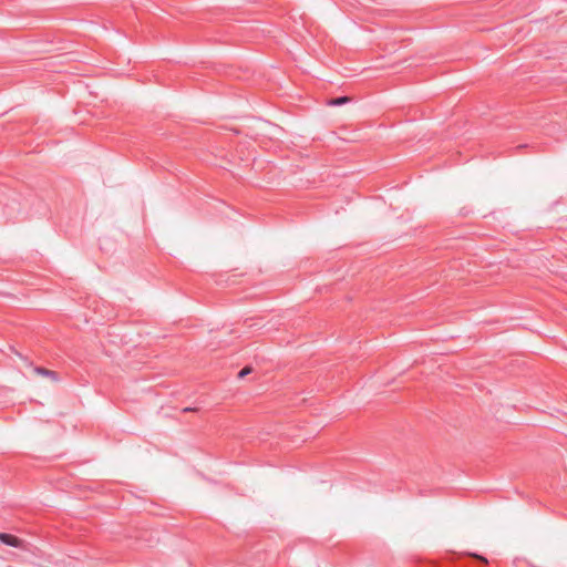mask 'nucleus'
<instances>
[{
  "instance_id": "nucleus-5",
  "label": "nucleus",
  "mask_w": 567,
  "mask_h": 567,
  "mask_svg": "<svg viewBox=\"0 0 567 567\" xmlns=\"http://www.w3.org/2000/svg\"><path fill=\"white\" fill-rule=\"evenodd\" d=\"M250 372V368H244L240 372H239V378H244L246 374H248Z\"/></svg>"
},
{
  "instance_id": "nucleus-2",
  "label": "nucleus",
  "mask_w": 567,
  "mask_h": 567,
  "mask_svg": "<svg viewBox=\"0 0 567 567\" xmlns=\"http://www.w3.org/2000/svg\"><path fill=\"white\" fill-rule=\"evenodd\" d=\"M349 101H350V97L341 96V97L330 100L329 105H341V104L348 103Z\"/></svg>"
},
{
  "instance_id": "nucleus-1",
  "label": "nucleus",
  "mask_w": 567,
  "mask_h": 567,
  "mask_svg": "<svg viewBox=\"0 0 567 567\" xmlns=\"http://www.w3.org/2000/svg\"><path fill=\"white\" fill-rule=\"evenodd\" d=\"M0 542L12 547H20L22 545V540L14 535L0 533Z\"/></svg>"
},
{
  "instance_id": "nucleus-4",
  "label": "nucleus",
  "mask_w": 567,
  "mask_h": 567,
  "mask_svg": "<svg viewBox=\"0 0 567 567\" xmlns=\"http://www.w3.org/2000/svg\"><path fill=\"white\" fill-rule=\"evenodd\" d=\"M468 556L482 561V563H487V559L484 557V556H481L478 554H475V553H470Z\"/></svg>"
},
{
  "instance_id": "nucleus-3",
  "label": "nucleus",
  "mask_w": 567,
  "mask_h": 567,
  "mask_svg": "<svg viewBox=\"0 0 567 567\" xmlns=\"http://www.w3.org/2000/svg\"><path fill=\"white\" fill-rule=\"evenodd\" d=\"M35 372L39 373V374H42V375H49V377L52 378L53 381H58L56 374L54 372H52V371H49V370H45V369H42V368H37Z\"/></svg>"
}]
</instances>
